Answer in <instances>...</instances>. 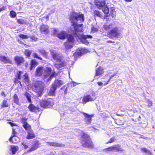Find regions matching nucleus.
I'll return each mask as SVG.
<instances>
[{
  "instance_id": "nucleus-1",
  "label": "nucleus",
  "mask_w": 155,
  "mask_h": 155,
  "mask_svg": "<svg viewBox=\"0 0 155 155\" xmlns=\"http://www.w3.org/2000/svg\"><path fill=\"white\" fill-rule=\"evenodd\" d=\"M82 27L81 25H76L73 24V25L71 27L70 30L71 33L73 34L74 36L77 39L78 38L82 43L85 45H87L89 43L88 41L86 40L87 38H92L91 36L87 35H85L80 34L79 32L82 31Z\"/></svg>"
},
{
  "instance_id": "nucleus-2",
  "label": "nucleus",
  "mask_w": 155,
  "mask_h": 155,
  "mask_svg": "<svg viewBox=\"0 0 155 155\" xmlns=\"http://www.w3.org/2000/svg\"><path fill=\"white\" fill-rule=\"evenodd\" d=\"M70 20L72 23V25L74 24L76 25H81L82 27V24H78L79 23H81L84 20V15L82 14H80L74 12H72L70 16Z\"/></svg>"
},
{
  "instance_id": "nucleus-3",
  "label": "nucleus",
  "mask_w": 155,
  "mask_h": 155,
  "mask_svg": "<svg viewBox=\"0 0 155 155\" xmlns=\"http://www.w3.org/2000/svg\"><path fill=\"white\" fill-rule=\"evenodd\" d=\"M81 143L83 147L91 148L93 147L89 136L87 134L83 133L81 137Z\"/></svg>"
},
{
  "instance_id": "nucleus-4",
  "label": "nucleus",
  "mask_w": 155,
  "mask_h": 155,
  "mask_svg": "<svg viewBox=\"0 0 155 155\" xmlns=\"http://www.w3.org/2000/svg\"><path fill=\"white\" fill-rule=\"evenodd\" d=\"M34 87L36 91L38 93L37 96H41L42 94L44 89L45 87V84L41 81H37L35 82Z\"/></svg>"
},
{
  "instance_id": "nucleus-5",
  "label": "nucleus",
  "mask_w": 155,
  "mask_h": 155,
  "mask_svg": "<svg viewBox=\"0 0 155 155\" xmlns=\"http://www.w3.org/2000/svg\"><path fill=\"white\" fill-rule=\"evenodd\" d=\"M74 42V38L71 35L68 36L67 41L64 43V45L67 51L73 48Z\"/></svg>"
},
{
  "instance_id": "nucleus-6",
  "label": "nucleus",
  "mask_w": 155,
  "mask_h": 155,
  "mask_svg": "<svg viewBox=\"0 0 155 155\" xmlns=\"http://www.w3.org/2000/svg\"><path fill=\"white\" fill-rule=\"evenodd\" d=\"M120 34V31L119 28L115 27L111 29L108 34V37L110 38L114 37L117 38Z\"/></svg>"
},
{
  "instance_id": "nucleus-7",
  "label": "nucleus",
  "mask_w": 155,
  "mask_h": 155,
  "mask_svg": "<svg viewBox=\"0 0 155 155\" xmlns=\"http://www.w3.org/2000/svg\"><path fill=\"white\" fill-rule=\"evenodd\" d=\"M53 35L54 36L61 39H64L66 37L67 38L68 36L70 35V34H68L66 32L64 31H61L60 32H59L55 29H54L53 30Z\"/></svg>"
},
{
  "instance_id": "nucleus-8",
  "label": "nucleus",
  "mask_w": 155,
  "mask_h": 155,
  "mask_svg": "<svg viewBox=\"0 0 155 155\" xmlns=\"http://www.w3.org/2000/svg\"><path fill=\"white\" fill-rule=\"evenodd\" d=\"M53 105L52 103L48 100H43L41 101L40 106L44 108H48Z\"/></svg>"
},
{
  "instance_id": "nucleus-9",
  "label": "nucleus",
  "mask_w": 155,
  "mask_h": 155,
  "mask_svg": "<svg viewBox=\"0 0 155 155\" xmlns=\"http://www.w3.org/2000/svg\"><path fill=\"white\" fill-rule=\"evenodd\" d=\"M105 150H106L108 151H122V148L120 147V146L119 144L114 145L113 146L106 148Z\"/></svg>"
},
{
  "instance_id": "nucleus-10",
  "label": "nucleus",
  "mask_w": 155,
  "mask_h": 155,
  "mask_svg": "<svg viewBox=\"0 0 155 155\" xmlns=\"http://www.w3.org/2000/svg\"><path fill=\"white\" fill-rule=\"evenodd\" d=\"M51 53L52 58L56 61H59L63 59V57L61 54L54 52H51Z\"/></svg>"
},
{
  "instance_id": "nucleus-11",
  "label": "nucleus",
  "mask_w": 155,
  "mask_h": 155,
  "mask_svg": "<svg viewBox=\"0 0 155 155\" xmlns=\"http://www.w3.org/2000/svg\"><path fill=\"white\" fill-rule=\"evenodd\" d=\"M66 64L65 62L63 59L59 61H56L54 64L55 67L57 69L61 68L64 67Z\"/></svg>"
},
{
  "instance_id": "nucleus-12",
  "label": "nucleus",
  "mask_w": 155,
  "mask_h": 155,
  "mask_svg": "<svg viewBox=\"0 0 155 155\" xmlns=\"http://www.w3.org/2000/svg\"><path fill=\"white\" fill-rule=\"evenodd\" d=\"M105 0H96L95 2V5L99 9L105 6Z\"/></svg>"
},
{
  "instance_id": "nucleus-13",
  "label": "nucleus",
  "mask_w": 155,
  "mask_h": 155,
  "mask_svg": "<svg viewBox=\"0 0 155 155\" xmlns=\"http://www.w3.org/2000/svg\"><path fill=\"white\" fill-rule=\"evenodd\" d=\"M81 113L84 115V120L86 124H89L90 123L91 121V118L93 117V115H90L83 112H81Z\"/></svg>"
},
{
  "instance_id": "nucleus-14",
  "label": "nucleus",
  "mask_w": 155,
  "mask_h": 155,
  "mask_svg": "<svg viewBox=\"0 0 155 155\" xmlns=\"http://www.w3.org/2000/svg\"><path fill=\"white\" fill-rule=\"evenodd\" d=\"M63 84L64 83L62 81L58 79H56L54 81V83L52 85L57 89Z\"/></svg>"
},
{
  "instance_id": "nucleus-15",
  "label": "nucleus",
  "mask_w": 155,
  "mask_h": 155,
  "mask_svg": "<svg viewBox=\"0 0 155 155\" xmlns=\"http://www.w3.org/2000/svg\"><path fill=\"white\" fill-rule=\"evenodd\" d=\"M48 26L47 25H41L40 28L41 32L42 33L46 34L49 31Z\"/></svg>"
},
{
  "instance_id": "nucleus-16",
  "label": "nucleus",
  "mask_w": 155,
  "mask_h": 155,
  "mask_svg": "<svg viewBox=\"0 0 155 155\" xmlns=\"http://www.w3.org/2000/svg\"><path fill=\"white\" fill-rule=\"evenodd\" d=\"M44 75L45 76V78H46L50 74L52 69L50 67H47L44 68Z\"/></svg>"
},
{
  "instance_id": "nucleus-17",
  "label": "nucleus",
  "mask_w": 155,
  "mask_h": 155,
  "mask_svg": "<svg viewBox=\"0 0 155 155\" xmlns=\"http://www.w3.org/2000/svg\"><path fill=\"white\" fill-rule=\"evenodd\" d=\"M28 108L30 111L32 112H37L39 111V108L32 104H30Z\"/></svg>"
},
{
  "instance_id": "nucleus-18",
  "label": "nucleus",
  "mask_w": 155,
  "mask_h": 155,
  "mask_svg": "<svg viewBox=\"0 0 155 155\" xmlns=\"http://www.w3.org/2000/svg\"><path fill=\"white\" fill-rule=\"evenodd\" d=\"M83 104H84L86 102L89 101H93L95 100V99L92 98L91 97V96L89 95H87L84 96L83 97Z\"/></svg>"
},
{
  "instance_id": "nucleus-19",
  "label": "nucleus",
  "mask_w": 155,
  "mask_h": 155,
  "mask_svg": "<svg viewBox=\"0 0 155 155\" xmlns=\"http://www.w3.org/2000/svg\"><path fill=\"white\" fill-rule=\"evenodd\" d=\"M14 59L18 65H20L24 61V60L22 57L18 56L15 57Z\"/></svg>"
},
{
  "instance_id": "nucleus-20",
  "label": "nucleus",
  "mask_w": 155,
  "mask_h": 155,
  "mask_svg": "<svg viewBox=\"0 0 155 155\" xmlns=\"http://www.w3.org/2000/svg\"><path fill=\"white\" fill-rule=\"evenodd\" d=\"M44 69L43 67H38L36 70L35 75L37 76H40L43 74Z\"/></svg>"
},
{
  "instance_id": "nucleus-21",
  "label": "nucleus",
  "mask_w": 155,
  "mask_h": 155,
  "mask_svg": "<svg viewBox=\"0 0 155 155\" xmlns=\"http://www.w3.org/2000/svg\"><path fill=\"white\" fill-rule=\"evenodd\" d=\"M40 144L41 143L38 141H35L31 147L28 150V152H30L36 149Z\"/></svg>"
},
{
  "instance_id": "nucleus-22",
  "label": "nucleus",
  "mask_w": 155,
  "mask_h": 155,
  "mask_svg": "<svg viewBox=\"0 0 155 155\" xmlns=\"http://www.w3.org/2000/svg\"><path fill=\"white\" fill-rule=\"evenodd\" d=\"M46 143L48 145L51 146L61 147H63L64 146V145L63 144H60L56 142H47Z\"/></svg>"
},
{
  "instance_id": "nucleus-23",
  "label": "nucleus",
  "mask_w": 155,
  "mask_h": 155,
  "mask_svg": "<svg viewBox=\"0 0 155 155\" xmlns=\"http://www.w3.org/2000/svg\"><path fill=\"white\" fill-rule=\"evenodd\" d=\"M0 61L5 63H11V61L9 58L2 55H0Z\"/></svg>"
},
{
  "instance_id": "nucleus-24",
  "label": "nucleus",
  "mask_w": 155,
  "mask_h": 155,
  "mask_svg": "<svg viewBox=\"0 0 155 155\" xmlns=\"http://www.w3.org/2000/svg\"><path fill=\"white\" fill-rule=\"evenodd\" d=\"M27 133L28 134L27 136L26 137L27 139H31L35 137V134L32 129L27 131Z\"/></svg>"
},
{
  "instance_id": "nucleus-25",
  "label": "nucleus",
  "mask_w": 155,
  "mask_h": 155,
  "mask_svg": "<svg viewBox=\"0 0 155 155\" xmlns=\"http://www.w3.org/2000/svg\"><path fill=\"white\" fill-rule=\"evenodd\" d=\"M114 25L113 23L110 24H106L103 25V28L106 31H108L113 28Z\"/></svg>"
},
{
  "instance_id": "nucleus-26",
  "label": "nucleus",
  "mask_w": 155,
  "mask_h": 155,
  "mask_svg": "<svg viewBox=\"0 0 155 155\" xmlns=\"http://www.w3.org/2000/svg\"><path fill=\"white\" fill-rule=\"evenodd\" d=\"M104 72L103 70L101 68H99L96 71V73L95 75V77L99 76L100 77V76L101 75V74Z\"/></svg>"
},
{
  "instance_id": "nucleus-27",
  "label": "nucleus",
  "mask_w": 155,
  "mask_h": 155,
  "mask_svg": "<svg viewBox=\"0 0 155 155\" xmlns=\"http://www.w3.org/2000/svg\"><path fill=\"white\" fill-rule=\"evenodd\" d=\"M23 127L27 131L31 129V126L26 122L23 123Z\"/></svg>"
},
{
  "instance_id": "nucleus-28",
  "label": "nucleus",
  "mask_w": 155,
  "mask_h": 155,
  "mask_svg": "<svg viewBox=\"0 0 155 155\" xmlns=\"http://www.w3.org/2000/svg\"><path fill=\"white\" fill-rule=\"evenodd\" d=\"M38 63L35 60H31L30 64V70H32L36 65H37Z\"/></svg>"
},
{
  "instance_id": "nucleus-29",
  "label": "nucleus",
  "mask_w": 155,
  "mask_h": 155,
  "mask_svg": "<svg viewBox=\"0 0 155 155\" xmlns=\"http://www.w3.org/2000/svg\"><path fill=\"white\" fill-rule=\"evenodd\" d=\"M11 150L12 151V154H15L16 152L18 150V146H11Z\"/></svg>"
},
{
  "instance_id": "nucleus-30",
  "label": "nucleus",
  "mask_w": 155,
  "mask_h": 155,
  "mask_svg": "<svg viewBox=\"0 0 155 155\" xmlns=\"http://www.w3.org/2000/svg\"><path fill=\"white\" fill-rule=\"evenodd\" d=\"M22 74L21 72V71H18L17 73V75L16 76V79L20 83V85L21 86V82L19 81V80H20L21 79V76Z\"/></svg>"
},
{
  "instance_id": "nucleus-31",
  "label": "nucleus",
  "mask_w": 155,
  "mask_h": 155,
  "mask_svg": "<svg viewBox=\"0 0 155 155\" xmlns=\"http://www.w3.org/2000/svg\"><path fill=\"white\" fill-rule=\"evenodd\" d=\"M56 89V88L52 85L48 93L49 94L51 95H54Z\"/></svg>"
},
{
  "instance_id": "nucleus-32",
  "label": "nucleus",
  "mask_w": 155,
  "mask_h": 155,
  "mask_svg": "<svg viewBox=\"0 0 155 155\" xmlns=\"http://www.w3.org/2000/svg\"><path fill=\"white\" fill-rule=\"evenodd\" d=\"M24 95L27 99L29 102L31 103V96L30 94L27 92H25L24 94Z\"/></svg>"
},
{
  "instance_id": "nucleus-33",
  "label": "nucleus",
  "mask_w": 155,
  "mask_h": 155,
  "mask_svg": "<svg viewBox=\"0 0 155 155\" xmlns=\"http://www.w3.org/2000/svg\"><path fill=\"white\" fill-rule=\"evenodd\" d=\"M110 14L113 18L115 17L116 12L114 7H112L110 8Z\"/></svg>"
},
{
  "instance_id": "nucleus-34",
  "label": "nucleus",
  "mask_w": 155,
  "mask_h": 155,
  "mask_svg": "<svg viewBox=\"0 0 155 155\" xmlns=\"http://www.w3.org/2000/svg\"><path fill=\"white\" fill-rule=\"evenodd\" d=\"M145 102L147 104V106L148 107H150L153 106V103L151 101L147 99Z\"/></svg>"
},
{
  "instance_id": "nucleus-35",
  "label": "nucleus",
  "mask_w": 155,
  "mask_h": 155,
  "mask_svg": "<svg viewBox=\"0 0 155 155\" xmlns=\"http://www.w3.org/2000/svg\"><path fill=\"white\" fill-rule=\"evenodd\" d=\"M39 52L45 58H46L48 56V53L44 49L39 50Z\"/></svg>"
},
{
  "instance_id": "nucleus-36",
  "label": "nucleus",
  "mask_w": 155,
  "mask_h": 155,
  "mask_svg": "<svg viewBox=\"0 0 155 155\" xmlns=\"http://www.w3.org/2000/svg\"><path fill=\"white\" fill-rule=\"evenodd\" d=\"M94 16H97L100 18H101L102 17V15L101 14L100 12L97 10H95L94 12Z\"/></svg>"
},
{
  "instance_id": "nucleus-37",
  "label": "nucleus",
  "mask_w": 155,
  "mask_h": 155,
  "mask_svg": "<svg viewBox=\"0 0 155 155\" xmlns=\"http://www.w3.org/2000/svg\"><path fill=\"white\" fill-rule=\"evenodd\" d=\"M102 11L105 14H107L109 12V8H107V6L103 7Z\"/></svg>"
},
{
  "instance_id": "nucleus-38",
  "label": "nucleus",
  "mask_w": 155,
  "mask_h": 155,
  "mask_svg": "<svg viewBox=\"0 0 155 155\" xmlns=\"http://www.w3.org/2000/svg\"><path fill=\"white\" fill-rule=\"evenodd\" d=\"M14 102L18 104L19 103V99L17 94H15L13 97Z\"/></svg>"
},
{
  "instance_id": "nucleus-39",
  "label": "nucleus",
  "mask_w": 155,
  "mask_h": 155,
  "mask_svg": "<svg viewBox=\"0 0 155 155\" xmlns=\"http://www.w3.org/2000/svg\"><path fill=\"white\" fill-rule=\"evenodd\" d=\"M31 51L28 50H25V55L28 57V58H29L30 57V54L31 53Z\"/></svg>"
},
{
  "instance_id": "nucleus-40",
  "label": "nucleus",
  "mask_w": 155,
  "mask_h": 155,
  "mask_svg": "<svg viewBox=\"0 0 155 155\" xmlns=\"http://www.w3.org/2000/svg\"><path fill=\"white\" fill-rule=\"evenodd\" d=\"M56 76V73L55 72H52V74L48 76V78L47 79V81H49L51 80L52 78L54 77H55Z\"/></svg>"
},
{
  "instance_id": "nucleus-41",
  "label": "nucleus",
  "mask_w": 155,
  "mask_h": 155,
  "mask_svg": "<svg viewBox=\"0 0 155 155\" xmlns=\"http://www.w3.org/2000/svg\"><path fill=\"white\" fill-rule=\"evenodd\" d=\"M23 78H24V81L25 82V83H28L29 80L28 75L26 74H25L23 76Z\"/></svg>"
},
{
  "instance_id": "nucleus-42",
  "label": "nucleus",
  "mask_w": 155,
  "mask_h": 155,
  "mask_svg": "<svg viewBox=\"0 0 155 155\" xmlns=\"http://www.w3.org/2000/svg\"><path fill=\"white\" fill-rule=\"evenodd\" d=\"M116 140V137H113L110 138L109 141L106 143V144L112 143L114 142Z\"/></svg>"
},
{
  "instance_id": "nucleus-43",
  "label": "nucleus",
  "mask_w": 155,
  "mask_h": 155,
  "mask_svg": "<svg viewBox=\"0 0 155 155\" xmlns=\"http://www.w3.org/2000/svg\"><path fill=\"white\" fill-rule=\"evenodd\" d=\"M7 100H4L3 101V103L2 105V107H7L8 106V104L7 103Z\"/></svg>"
},
{
  "instance_id": "nucleus-44",
  "label": "nucleus",
  "mask_w": 155,
  "mask_h": 155,
  "mask_svg": "<svg viewBox=\"0 0 155 155\" xmlns=\"http://www.w3.org/2000/svg\"><path fill=\"white\" fill-rule=\"evenodd\" d=\"M19 37L22 39H27L29 37V36L28 35H25L23 34H21L19 35Z\"/></svg>"
},
{
  "instance_id": "nucleus-45",
  "label": "nucleus",
  "mask_w": 155,
  "mask_h": 155,
  "mask_svg": "<svg viewBox=\"0 0 155 155\" xmlns=\"http://www.w3.org/2000/svg\"><path fill=\"white\" fill-rule=\"evenodd\" d=\"M18 22L20 24H23L25 23V20L23 19H18L17 20Z\"/></svg>"
},
{
  "instance_id": "nucleus-46",
  "label": "nucleus",
  "mask_w": 155,
  "mask_h": 155,
  "mask_svg": "<svg viewBox=\"0 0 155 155\" xmlns=\"http://www.w3.org/2000/svg\"><path fill=\"white\" fill-rule=\"evenodd\" d=\"M10 15L12 17L14 18L16 16V14L14 12L12 11L10 12Z\"/></svg>"
},
{
  "instance_id": "nucleus-47",
  "label": "nucleus",
  "mask_w": 155,
  "mask_h": 155,
  "mask_svg": "<svg viewBox=\"0 0 155 155\" xmlns=\"http://www.w3.org/2000/svg\"><path fill=\"white\" fill-rule=\"evenodd\" d=\"M116 75V74H114L112 75H111L110 76V77L109 79L107 80V83H105L104 84V86H105L107 84L108 82L110 81V80L113 78V77H114L115 75Z\"/></svg>"
},
{
  "instance_id": "nucleus-48",
  "label": "nucleus",
  "mask_w": 155,
  "mask_h": 155,
  "mask_svg": "<svg viewBox=\"0 0 155 155\" xmlns=\"http://www.w3.org/2000/svg\"><path fill=\"white\" fill-rule=\"evenodd\" d=\"M75 55H78V56H81V55H82V53H81V50H80V49H79L77 50L75 54Z\"/></svg>"
},
{
  "instance_id": "nucleus-49",
  "label": "nucleus",
  "mask_w": 155,
  "mask_h": 155,
  "mask_svg": "<svg viewBox=\"0 0 155 155\" xmlns=\"http://www.w3.org/2000/svg\"><path fill=\"white\" fill-rule=\"evenodd\" d=\"M33 56L34 58H38L41 60H42V58L40 57H39L37 55V54L36 53H34L33 54Z\"/></svg>"
},
{
  "instance_id": "nucleus-50",
  "label": "nucleus",
  "mask_w": 155,
  "mask_h": 155,
  "mask_svg": "<svg viewBox=\"0 0 155 155\" xmlns=\"http://www.w3.org/2000/svg\"><path fill=\"white\" fill-rule=\"evenodd\" d=\"M80 49L82 54L86 53L87 52V50L86 49L84 48H80Z\"/></svg>"
},
{
  "instance_id": "nucleus-51",
  "label": "nucleus",
  "mask_w": 155,
  "mask_h": 155,
  "mask_svg": "<svg viewBox=\"0 0 155 155\" xmlns=\"http://www.w3.org/2000/svg\"><path fill=\"white\" fill-rule=\"evenodd\" d=\"M70 84H71V86L72 87H74L77 85V84H79V83H78L74 82H73L72 83H70Z\"/></svg>"
},
{
  "instance_id": "nucleus-52",
  "label": "nucleus",
  "mask_w": 155,
  "mask_h": 155,
  "mask_svg": "<svg viewBox=\"0 0 155 155\" xmlns=\"http://www.w3.org/2000/svg\"><path fill=\"white\" fill-rule=\"evenodd\" d=\"M13 133L14 134L13 136L11 137L9 139V141H11V142L12 141V138H13V137L15 136V134L16 133V132L15 131V130H13Z\"/></svg>"
},
{
  "instance_id": "nucleus-53",
  "label": "nucleus",
  "mask_w": 155,
  "mask_h": 155,
  "mask_svg": "<svg viewBox=\"0 0 155 155\" xmlns=\"http://www.w3.org/2000/svg\"><path fill=\"white\" fill-rule=\"evenodd\" d=\"M30 38L32 40L34 41H36L37 40V38L35 37L34 36H31Z\"/></svg>"
},
{
  "instance_id": "nucleus-54",
  "label": "nucleus",
  "mask_w": 155,
  "mask_h": 155,
  "mask_svg": "<svg viewBox=\"0 0 155 155\" xmlns=\"http://www.w3.org/2000/svg\"><path fill=\"white\" fill-rule=\"evenodd\" d=\"M148 150L147 149L145 148H142L141 149V151L142 152H144V153H146V152H147V151Z\"/></svg>"
},
{
  "instance_id": "nucleus-55",
  "label": "nucleus",
  "mask_w": 155,
  "mask_h": 155,
  "mask_svg": "<svg viewBox=\"0 0 155 155\" xmlns=\"http://www.w3.org/2000/svg\"><path fill=\"white\" fill-rule=\"evenodd\" d=\"M22 144L24 146L25 149H26L28 148V146L26 144V143H22Z\"/></svg>"
},
{
  "instance_id": "nucleus-56",
  "label": "nucleus",
  "mask_w": 155,
  "mask_h": 155,
  "mask_svg": "<svg viewBox=\"0 0 155 155\" xmlns=\"http://www.w3.org/2000/svg\"><path fill=\"white\" fill-rule=\"evenodd\" d=\"M146 154L147 155H152V153L149 150H148L146 153Z\"/></svg>"
},
{
  "instance_id": "nucleus-57",
  "label": "nucleus",
  "mask_w": 155,
  "mask_h": 155,
  "mask_svg": "<svg viewBox=\"0 0 155 155\" xmlns=\"http://www.w3.org/2000/svg\"><path fill=\"white\" fill-rule=\"evenodd\" d=\"M98 30V29L95 28H92V31L93 33H94V32L97 31Z\"/></svg>"
},
{
  "instance_id": "nucleus-58",
  "label": "nucleus",
  "mask_w": 155,
  "mask_h": 155,
  "mask_svg": "<svg viewBox=\"0 0 155 155\" xmlns=\"http://www.w3.org/2000/svg\"><path fill=\"white\" fill-rule=\"evenodd\" d=\"M6 8V7L2 6L1 8H0V12L1 11L5 10Z\"/></svg>"
},
{
  "instance_id": "nucleus-59",
  "label": "nucleus",
  "mask_w": 155,
  "mask_h": 155,
  "mask_svg": "<svg viewBox=\"0 0 155 155\" xmlns=\"http://www.w3.org/2000/svg\"><path fill=\"white\" fill-rule=\"evenodd\" d=\"M97 84L99 86H102L103 84V83L102 82H98L97 83Z\"/></svg>"
},
{
  "instance_id": "nucleus-60",
  "label": "nucleus",
  "mask_w": 155,
  "mask_h": 155,
  "mask_svg": "<svg viewBox=\"0 0 155 155\" xmlns=\"http://www.w3.org/2000/svg\"><path fill=\"white\" fill-rule=\"evenodd\" d=\"M141 117L140 116H139L138 118L135 119V121L137 122V121H139Z\"/></svg>"
},
{
  "instance_id": "nucleus-61",
  "label": "nucleus",
  "mask_w": 155,
  "mask_h": 155,
  "mask_svg": "<svg viewBox=\"0 0 155 155\" xmlns=\"http://www.w3.org/2000/svg\"><path fill=\"white\" fill-rule=\"evenodd\" d=\"M1 95L3 96V97H5V94L4 92H2L1 93Z\"/></svg>"
},
{
  "instance_id": "nucleus-62",
  "label": "nucleus",
  "mask_w": 155,
  "mask_h": 155,
  "mask_svg": "<svg viewBox=\"0 0 155 155\" xmlns=\"http://www.w3.org/2000/svg\"><path fill=\"white\" fill-rule=\"evenodd\" d=\"M107 42L108 43H115L114 41H107Z\"/></svg>"
},
{
  "instance_id": "nucleus-63",
  "label": "nucleus",
  "mask_w": 155,
  "mask_h": 155,
  "mask_svg": "<svg viewBox=\"0 0 155 155\" xmlns=\"http://www.w3.org/2000/svg\"><path fill=\"white\" fill-rule=\"evenodd\" d=\"M8 123H9L12 126H13L15 125L14 124L12 123V122H8Z\"/></svg>"
},
{
  "instance_id": "nucleus-64",
  "label": "nucleus",
  "mask_w": 155,
  "mask_h": 155,
  "mask_svg": "<svg viewBox=\"0 0 155 155\" xmlns=\"http://www.w3.org/2000/svg\"><path fill=\"white\" fill-rule=\"evenodd\" d=\"M101 81L103 82V83L104 82L103 84H104L107 83V81H105L104 80H103Z\"/></svg>"
}]
</instances>
